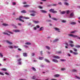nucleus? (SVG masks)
<instances>
[{"mask_svg":"<svg viewBox=\"0 0 80 80\" xmlns=\"http://www.w3.org/2000/svg\"><path fill=\"white\" fill-rule=\"evenodd\" d=\"M22 18H23L24 19H29L30 18L28 17H23L22 16H20L19 18H18L16 19V20H22V19H21Z\"/></svg>","mask_w":80,"mask_h":80,"instance_id":"f257e3e1","label":"nucleus"},{"mask_svg":"<svg viewBox=\"0 0 80 80\" xmlns=\"http://www.w3.org/2000/svg\"><path fill=\"white\" fill-rule=\"evenodd\" d=\"M22 58H20L17 60V61L18 62V65H21L22 64Z\"/></svg>","mask_w":80,"mask_h":80,"instance_id":"f03ea898","label":"nucleus"},{"mask_svg":"<svg viewBox=\"0 0 80 80\" xmlns=\"http://www.w3.org/2000/svg\"><path fill=\"white\" fill-rule=\"evenodd\" d=\"M73 17H74V13L73 12H71L70 14L69 18H73Z\"/></svg>","mask_w":80,"mask_h":80,"instance_id":"7ed1b4c3","label":"nucleus"},{"mask_svg":"<svg viewBox=\"0 0 80 80\" xmlns=\"http://www.w3.org/2000/svg\"><path fill=\"white\" fill-rule=\"evenodd\" d=\"M54 28L55 31H57V32H60V28Z\"/></svg>","mask_w":80,"mask_h":80,"instance_id":"20e7f679","label":"nucleus"},{"mask_svg":"<svg viewBox=\"0 0 80 80\" xmlns=\"http://www.w3.org/2000/svg\"><path fill=\"white\" fill-rule=\"evenodd\" d=\"M6 42L7 43H8V44H10V45H12V44H13V42H9L8 40L6 41Z\"/></svg>","mask_w":80,"mask_h":80,"instance_id":"39448f33","label":"nucleus"},{"mask_svg":"<svg viewBox=\"0 0 80 80\" xmlns=\"http://www.w3.org/2000/svg\"><path fill=\"white\" fill-rule=\"evenodd\" d=\"M40 11L42 12V13H47V11L43 10H41Z\"/></svg>","mask_w":80,"mask_h":80,"instance_id":"423d86ee","label":"nucleus"},{"mask_svg":"<svg viewBox=\"0 0 80 80\" xmlns=\"http://www.w3.org/2000/svg\"><path fill=\"white\" fill-rule=\"evenodd\" d=\"M33 22L35 24H37V23H39V21H38L33 20Z\"/></svg>","mask_w":80,"mask_h":80,"instance_id":"0eeeda50","label":"nucleus"},{"mask_svg":"<svg viewBox=\"0 0 80 80\" xmlns=\"http://www.w3.org/2000/svg\"><path fill=\"white\" fill-rule=\"evenodd\" d=\"M52 62H55L56 63H58V60L55 59H52Z\"/></svg>","mask_w":80,"mask_h":80,"instance_id":"6e6552de","label":"nucleus"},{"mask_svg":"<svg viewBox=\"0 0 80 80\" xmlns=\"http://www.w3.org/2000/svg\"><path fill=\"white\" fill-rule=\"evenodd\" d=\"M76 22H70V24H71V25H76Z\"/></svg>","mask_w":80,"mask_h":80,"instance_id":"1a4fd4ad","label":"nucleus"},{"mask_svg":"<svg viewBox=\"0 0 80 80\" xmlns=\"http://www.w3.org/2000/svg\"><path fill=\"white\" fill-rule=\"evenodd\" d=\"M52 57L54 58H57V59H59L60 58V57L58 56H54Z\"/></svg>","mask_w":80,"mask_h":80,"instance_id":"9d476101","label":"nucleus"},{"mask_svg":"<svg viewBox=\"0 0 80 80\" xmlns=\"http://www.w3.org/2000/svg\"><path fill=\"white\" fill-rule=\"evenodd\" d=\"M23 57H27V53H23Z\"/></svg>","mask_w":80,"mask_h":80,"instance_id":"9b49d317","label":"nucleus"},{"mask_svg":"<svg viewBox=\"0 0 80 80\" xmlns=\"http://www.w3.org/2000/svg\"><path fill=\"white\" fill-rule=\"evenodd\" d=\"M45 62H47V63H50V61H49L48 60L45 59Z\"/></svg>","mask_w":80,"mask_h":80,"instance_id":"f8f14e48","label":"nucleus"},{"mask_svg":"<svg viewBox=\"0 0 80 80\" xmlns=\"http://www.w3.org/2000/svg\"><path fill=\"white\" fill-rule=\"evenodd\" d=\"M65 12L67 13V14H69V13L71 12V11H70V10L66 11Z\"/></svg>","mask_w":80,"mask_h":80,"instance_id":"ddd939ff","label":"nucleus"},{"mask_svg":"<svg viewBox=\"0 0 80 80\" xmlns=\"http://www.w3.org/2000/svg\"><path fill=\"white\" fill-rule=\"evenodd\" d=\"M13 32H15V33H17V32H20V30H14L13 31Z\"/></svg>","mask_w":80,"mask_h":80,"instance_id":"4468645a","label":"nucleus"},{"mask_svg":"<svg viewBox=\"0 0 80 80\" xmlns=\"http://www.w3.org/2000/svg\"><path fill=\"white\" fill-rule=\"evenodd\" d=\"M31 68L32 70L34 71V72H36V71H37L36 69L33 67H32V68Z\"/></svg>","mask_w":80,"mask_h":80,"instance_id":"2eb2a0df","label":"nucleus"},{"mask_svg":"<svg viewBox=\"0 0 80 80\" xmlns=\"http://www.w3.org/2000/svg\"><path fill=\"white\" fill-rule=\"evenodd\" d=\"M2 25H3V26H4L5 27H7V26H8V24H6L5 23H3L2 24Z\"/></svg>","mask_w":80,"mask_h":80,"instance_id":"dca6fc26","label":"nucleus"},{"mask_svg":"<svg viewBox=\"0 0 80 80\" xmlns=\"http://www.w3.org/2000/svg\"><path fill=\"white\" fill-rule=\"evenodd\" d=\"M77 32V31H72V32H70V33H75V32Z\"/></svg>","mask_w":80,"mask_h":80,"instance_id":"f3484780","label":"nucleus"},{"mask_svg":"<svg viewBox=\"0 0 80 80\" xmlns=\"http://www.w3.org/2000/svg\"><path fill=\"white\" fill-rule=\"evenodd\" d=\"M29 12L31 13H36V12L34 10L30 11Z\"/></svg>","mask_w":80,"mask_h":80,"instance_id":"a211bd4d","label":"nucleus"},{"mask_svg":"<svg viewBox=\"0 0 80 80\" xmlns=\"http://www.w3.org/2000/svg\"><path fill=\"white\" fill-rule=\"evenodd\" d=\"M30 7V5H25L23 6V7H25L26 8H27V7Z\"/></svg>","mask_w":80,"mask_h":80,"instance_id":"6ab92c4d","label":"nucleus"},{"mask_svg":"<svg viewBox=\"0 0 80 80\" xmlns=\"http://www.w3.org/2000/svg\"><path fill=\"white\" fill-rule=\"evenodd\" d=\"M66 12H65V11H63V12L61 11L60 12V13H61V14H65Z\"/></svg>","mask_w":80,"mask_h":80,"instance_id":"aec40b11","label":"nucleus"},{"mask_svg":"<svg viewBox=\"0 0 80 80\" xmlns=\"http://www.w3.org/2000/svg\"><path fill=\"white\" fill-rule=\"evenodd\" d=\"M3 34H4V35H8V36H10V34H8V33L6 32H3Z\"/></svg>","mask_w":80,"mask_h":80,"instance_id":"412c9836","label":"nucleus"},{"mask_svg":"<svg viewBox=\"0 0 80 80\" xmlns=\"http://www.w3.org/2000/svg\"><path fill=\"white\" fill-rule=\"evenodd\" d=\"M30 15L31 16H32V17H35V16L36 15V14L35 13H32V14H31Z\"/></svg>","mask_w":80,"mask_h":80,"instance_id":"4be33fe9","label":"nucleus"},{"mask_svg":"<svg viewBox=\"0 0 80 80\" xmlns=\"http://www.w3.org/2000/svg\"><path fill=\"white\" fill-rule=\"evenodd\" d=\"M68 42L71 44H72V43H73V42L71 40L68 41Z\"/></svg>","mask_w":80,"mask_h":80,"instance_id":"5701e85b","label":"nucleus"},{"mask_svg":"<svg viewBox=\"0 0 80 80\" xmlns=\"http://www.w3.org/2000/svg\"><path fill=\"white\" fill-rule=\"evenodd\" d=\"M64 4L67 6H68L69 5V4L68 3L66 2H64Z\"/></svg>","mask_w":80,"mask_h":80,"instance_id":"b1692460","label":"nucleus"},{"mask_svg":"<svg viewBox=\"0 0 80 80\" xmlns=\"http://www.w3.org/2000/svg\"><path fill=\"white\" fill-rule=\"evenodd\" d=\"M72 72H77V70L74 69L72 70Z\"/></svg>","mask_w":80,"mask_h":80,"instance_id":"393cba45","label":"nucleus"},{"mask_svg":"<svg viewBox=\"0 0 80 80\" xmlns=\"http://www.w3.org/2000/svg\"><path fill=\"white\" fill-rule=\"evenodd\" d=\"M62 52L61 51H57L56 52V53H58V54H61Z\"/></svg>","mask_w":80,"mask_h":80,"instance_id":"a878e982","label":"nucleus"},{"mask_svg":"<svg viewBox=\"0 0 80 80\" xmlns=\"http://www.w3.org/2000/svg\"><path fill=\"white\" fill-rule=\"evenodd\" d=\"M57 41H58V39H56L53 41V42H56Z\"/></svg>","mask_w":80,"mask_h":80,"instance_id":"bb28decb","label":"nucleus"},{"mask_svg":"<svg viewBox=\"0 0 80 80\" xmlns=\"http://www.w3.org/2000/svg\"><path fill=\"white\" fill-rule=\"evenodd\" d=\"M69 46L70 47H73L75 46V45L73 44H70Z\"/></svg>","mask_w":80,"mask_h":80,"instance_id":"cd10ccee","label":"nucleus"},{"mask_svg":"<svg viewBox=\"0 0 80 80\" xmlns=\"http://www.w3.org/2000/svg\"><path fill=\"white\" fill-rule=\"evenodd\" d=\"M54 10V9H50V10H49V11L50 12H52V13H53V12Z\"/></svg>","mask_w":80,"mask_h":80,"instance_id":"c85d7f7f","label":"nucleus"},{"mask_svg":"<svg viewBox=\"0 0 80 80\" xmlns=\"http://www.w3.org/2000/svg\"><path fill=\"white\" fill-rule=\"evenodd\" d=\"M46 48L48 50H50V48L48 46H46Z\"/></svg>","mask_w":80,"mask_h":80,"instance_id":"c756f323","label":"nucleus"},{"mask_svg":"<svg viewBox=\"0 0 80 80\" xmlns=\"http://www.w3.org/2000/svg\"><path fill=\"white\" fill-rule=\"evenodd\" d=\"M7 32H8V33H10V34H13L14 33L13 32H11L10 31H7Z\"/></svg>","mask_w":80,"mask_h":80,"instance_id":"7c9ffc66","label":"nucleus"},{"mask_svg":"<svg viewBox=\"0 0 80 80\" xmlns=\"http://www.w3.org/2000/svg\"><path fill=\"white\" fill-rule=\"evenodd\" d=\"M55 77H60L59 74H56L54 75Z\"/></svg>","mask_w":80,"mask_h":80,"instance_id":"2f4dec72","label":"nucleus"},{"mask_svg":"<svg viewBox=\"0 0 80 80\" xmlns=\"http://www.w3.org/2000/svg\"><path fill=\"white\" fill-rule=\"evenodd\" d=\"M8 48H11V49H13V47L12 46H8Z\"/></svg>","mask_w":80,"mask_h":80,"instance_id":"473e14b6","label":"nucleus"},{"mask_svg":"<svg viewBox=\"0 0 80 80\" xmlns=\"http://www.w3.org/2000/svg\"><path fill=\"white\" fill-rule=\"evenodd\" d=\"M25 44L26 45H31V43L30 42H26L25 43Z\"/></svg>","mask_w":80,"mask_h":80,"instance_id":"72a5a7b5","label":"nucleus"},{"mask_svg":"<svg viewBox=\"0 0 80 80\" xmlns=\"http://www.w3.org/2000/svg\"><path fill=\"white\" fill-rule=\"evenodd\" d=\"M75 78H76L77 79H79V80H80V78L79 77H78L77 76H75Z\"/></svg>","mask_w":80,"mask_h":80,"instance_id":"f704fd0d","label":"nucleus"},{"mask_svg":"<svg viewBox=\"0 0 80 80\" xmlns=\"http://www.w3.org/2000/svg\"><path fill=\"white\" fill-rule=\"evenodd\" d=\"M61 22L62 23H66L67 22V21L66 20H62Z\"/></svg>","mask_w":80,"mask_h":80,"instance_id":"c9c22d12","label":"nucleus"},{"mask_svg":"<svg viewBox=\"0 0 80 80\" xmlns=\"http://www.w3.org/2000/svg\"><path fill=\"white\" fill-rule=\"evenodd\" d=\"M43 27H41L40 28V30L39 31H41L42 30H43Z\"/></svg>","mask_w":80,"mask_h":80,"instance_id":"e433bc0d","label":"nucleus"},{"mask_svg":"<svg viewBox=\"0 0 80 80\" xmlns=\"http://www.w3.org/2000/svg\"><path fill=\"white\" fill-rule=\"evenodd\" d=\"M60 60L61 62H65V61H66V60H65V59H61Z\"/></svg>","mask_w":80,"mask_h":80,"instance_id":"4c0bfd02","label":"nucleus"},{"mask_svg":"<svg viewBox=\"0 0 80 80\" xmlns=\"http://www.w3.org/2000/svg\"><path fill=\"white\" fill-rule=\"evenodd\" d=\"M73 54L74 55H78V52H73Z\"/></svg>","mask_w":80,"mask_h":80,"instance_id":"58836bf2","label":"nucleus"},{"mask_svg":"<svg viewBox=\"0 0 80 80\" xmlns=\"http://www.w3.org/2000/svg\"><path fill=\"white\" fill-rule=\"evenodd\" d=\"M38 8H40V9H43V7L42 6H39L38 7Z\"/></svg>","mask_w":80,"mask_h":80,"instance_id":"ea45409f","label":"nucleus"},{"mask_svg":"<svg viewBox=\"0 0 80 80\" xmlns=\"http://www.w3.org/2000/svg\"><path fill=\"white\" fill-rule=\"evenodd\" d=\"M21 13H26L27 12L25 11V10H22L21 11Z\"/></svg>","mask_w":80,"mask_h":80,"instance_id":"a19ab883","label":"nucleus"},{"mask_svg":"<svg viewBox=\"0 0 80 80\" xmlns=\"http://www.w3.org/2000/svg\"><path fill=\"white\" fill-rule=\"evenodd\" d=\"M3 71H6L7 70V69L5 68H3L1 69Z\"/></svg>","mask_w":80,"mask_h":80,"instance_id":"79ce46f5","label":"nucleus"},{"mask_svg":"<svg viewBox=\"0 0 80 80\" xmlns=\"http://www.w3.org/2000/svg\"><path fill=\"white\" fill-rule=\"evenodd\" d=\"M75 47H76V48H80V46L79 45H77L75 46Z\"/></svg>","mask_w":80,"mask_h":80,"instance_id":"37998d69","label":"nucleus"},{"mask_svg":"<svg viewBox=\"0 0 80 80\" xmlns=\"http://www.w3.org/2000/svg\"><path fill=\"white\" fill-rule=\"evenodd\" d=\"M52 19L53 20H58V19L55 18H52Z\"/></svg>","mask_w":80,"mask_h":80,"instance_id":"c03bdc74","label":"nucleus"},{"mask_svg":"<svg viewBox=\"0 0 80 80\" xmlns=\"http://www.w3.org/2000/svg\"><path fill=\"white\" fill-rule=\"evenodd\" d=\"M43 58H44L43 57H41L39 58V60H41L43 59Z\"/></svg>","mask_w":80,"mask_h":80,"instance_id":"a18cd8bd","label":"nucleus"},{"mask_svg":"<svg viewBox=\"0 0 80 80\" xmlns=\"http://www.w3.org/2000/svg\"><path fill=\"white\" fill-rule=\"evenodd\" d=\"M19 47L18 46H14V48H18Z\"/></svg>","mask_w":80,"mask_h":80,"instance_id":"49530a36","label":"nucleus"},{"mask_svg":"<svg viewBox=\"0 0 80 80\" xmlns=\"http://www.w3.org/2000/svg\"><path fill=\"white\" fill-rule=\"evenodd\" d=\"M53 13H57V11H54H54H53V12H52Z\"/></svg>","mask_w":80,"mask_h":80,"instance_id":"de8ad7c7","label":"nucleus"},{"mask_svg":"<svg viewBox=\"0 0 80 80\" xmlns=\"http://www.w3.org/2000/svg\"><path fill=\"white\" fill-rule=\"evenodd\" d=\"M61 70L62 71H64V70H65L66 69L65 68H62Z\"/></svg>","mask_w":80,"mask_h":80,"instance_id":"09e8293b","label":"nucleus"},{"mask_svg":"<svg viewBox=\"0 0 80 80\" xmlns=\"http://www.w3.org/2000/svg\"><path fill=\"white\" fill-rule=\"evenodd\" d=\"M32 79L34 80H35V79H36V77H35V76H33L32 77Z\"/></svg>","mask_w":80,"mask_h":80,"instance_id":"8fccbe9b","label":"nucleus"},{"mask_svg":"<svg viewBox=\"0 0 80 80\" xmlns=\"http://www.w3.org/2000/svg\"><path fill=\"white\" fill-rule=\"evenodd\" d=\"M5 74H6V75H9V73L7 72H5Z\"/></svg>","mask_w":80,"mask_h":80,"instance_id":"3c124183","label":"nucleus"},{"mask_svg":"<svg viewBox=\"0 0 80 80\" xmlns=\"http://www.w3.org/2000/svg\"><path fill=\"white\" fill-rule=\"evenodd\" d=\"M36 28H40V26L39 25H37L36 26Z\"/></svg>","mask_w":80,"mask_h":80,"instance_id":"603ef678","label":"nucleus"},{"mask_svg":"<svg viewBox=\"0 0 80 80\" xmlns=\"http://www.w3.org/2000/svg\"><path fill=\"white\" fill-rule=\"evenodd\" d=\"M0 56H1V57H3V55L0 52Z\"/></svg>","mask_w":80,"mask_h":80,"instance_id":"864d4df0","label":"nucleus"},{"mask_svg":"<svg viewBox=\"0 0 80 80\" xmlns=\"http://www.w3.org/2000/svg\"><path fill=\"white\" fill-rule=\"evenodd\" d=\"M0 75H4V74L1 72H0Z\"/></svg>","mask_w":80,"mask_h":80,"instance_id":"5fc2aeb1","label":"nucleus"},{"mask_svg":"<svg viewBox=\"0 0 80 80\" xmlns=\"http://www.w3.org/2000/svg\"><path fill=\"white\" fill-rule=\"evenodd\" d=\"M32 56H33L34 55H35V53H32L31 54Z\"/></svg>","mask_w":80,"mask_h":80,"instance_id":"6e6d98bb","label":"nucleus"},{"mask_svg":"<svg viewBox=\"0 0 80 80\" xmlns=\"http://www.w3.org/2000/svg\"><path fill=\"white\" fill-rule=\"evenodd\" d=\"M58 4H59V5H62V2H59L58 3Z\"/></svg>","mask_w":80,"mask_h":80,"instance_id":"4d7b16f0","label":"nucleus"},{"mask_svg":"<svg viewBox=\"0 0 80 80\" xmlns=\"http://www.w3.org/2000/svg\"><path fill=\"white\" fill-rule=\"evenodd\" d=\"M74 52H77V49L75 48L74 49Z\"/></svg>","mask_w":80,"mask_h":80,"instance_id":"13d9d810","label":"nucleus"},{"mask_svg":"<svg viewBox=\"0 0 80 80\" xmlns=\"http://www.w3.org/2000/svg\"><path fill=\"white\" fill-rule=\"evenodd\" d=\"M18 50H19V51H22V49H20V48H18Z\"/></svg>","mask_w":80,"mask_h":80,"instance_id":"bf43d9fd","label":"nucleus"},{"mask_svg":"<svg viewBox=\"0 0 80 80\" xmlns=\"http://www.w3.org/2000/svg\"><path fill=\"white\" fill-rule=\"evenodd\" d=\"M12 4L13 5H16V3L13 2L12 3Z\"/></svg>","mask_w":80,"mask_h":80,"instance_id":"052dcab7","label":"nucleus"},{"mask_svg":"<svg viewBox=\"0 0 80 80\" xmlns=\"http://www.w3.org/2000/svg\"><path fill=\"white\" fill-rule=\"evenodd\" d=\"M33 29L34 30H37V28L36 27H34L33 28Z\"/></svg>","mask_w":80,"mask_h":80,"instance_id":"680f3d73","label":"nucleus"},{"mask_svg":"<svg viewBox=\"0 0 80 80\" xmlns=\"http://www.w3.org/2000/svg\"><path fill=\"white\" fill-rule=\"evenodd\" d=\"M24 47L25 48H28V46H27L24 45Z\"/></svg>","mask_w":80,"mask_h":80,"instance_id":"e2e57ef3","label":"nucleus"},{"mask_svg":"<svg viewBox=\"0 0 80 80\" xmlns=\"http://www.w3.org/2000/svg\"><path fill=\"white\" fill-rule=\"evenodd\" d=\"M18 25L21 26V25H22V24L21 23H18Z\"/></svg>","mask_w":80,"mask_h":80,"instance_id":"0e129e2a","label":"nucleus"},{"mask_svg":"<svg viewBox=\"0 0 80 80\" xmlns=\"http://www.w3.org/2000/svg\"><path fill=\"white\" fill-rule=\"evenodd\" d=\"M57 5L56 4H52L53 6H57Z\"/></svg>","mask_w":80,"mask_h":80,"instance_id":"69168bd1","label":"nucleus"},{"mask_svg":"<svg viewBox=\"0 0 80 80\" xmlns=\"http://www.w3.org/2000/svg\"><path fill=\"white\" fill-rule=\"evenodd\" d=\"M65 44H66V46H68V43H66Z\"/></svg>","mask_w":80,"mask_h":80,"instance_id":"338daca9","label":"nucleus"},{"mask_svg":"<svg viewBox=\"0 0 80 80\" xmlns=\"http://www.w3.org/2000/svg\"><path fill=\"white\" fill-rule=\"evenodd\" d=\"M51 80H57L55 79H52Z\"/></svg>","mask_w":80,"mask_h":80,"instance_id":"774afa93","label":"nucleus"}]
</instances>
